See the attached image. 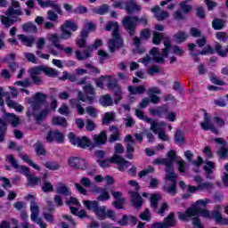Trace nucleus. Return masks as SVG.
<instances>
[{"label":"nucleus","mask_w":228,"mask_h":228,"mask_svg":"<svg viewBox=\"0 0 228 228\" xmlns=\"http://www.w3.org/2000/svg\"><path fill=\"white\" fill-rule=\"evenodd\" d=\"M125 10L126 13L131 15L132 13H134V12H140L142 7L138 4V3L134 2V0H126L125 4Z\"/></svg>","instance_id":"19"},{"label":"nucleus","mask_w":228,"mask_h":228,"mask_svg":"<svg viewBox=\"0 0 228 228\" xmlns=\"http://www.w3.org/2000/svg\"><path fill=\"white\" fill-rule=\"evenodd\" d=\"M138 24L145 28L149 24V20L145 16H142L141 18L138 16H126L123 20V26L129 37H134L136 35V26Z\"/></svg>","instance_id":"6"},{"label":"nucleus","mask_w":228,"mask_h":228,"mask_svg":"<svg viewBox=\"0 0 228 228\" xmlns=\"http://www.w3.org/2000/svg\"><path fill=\"white\" fill-rule=\"evenodd\" d=\"M0 20L5 28H12V26H13L15 22H17L18 20H20V18H19L18 20H15V19H12V16L1 15Z\"/></svg>","instance_id":"23"},{"label":"nucleus","mask_w":228,"mask_h":228,"mask_svg":"<svg viewBox=\"0 0 228 228\" xmlns=\"http://www.w3.org/2000/svg\"><path fill=\"white\" fill-rule=\"evenodd\" d=\"M132 143L126 144V158L127 159H133V154H134V147Z\"/></svg>","instance_id":"56"},{"label":"nucleus","mask_w":228,"mask_h":228,"mask_svg":"<svg viewBox=\"0 0 228 228\" xmlns=\"http://www.w3.org/2000/svg\"><path fill=\"white\" fill-rule=\"evenodd\" d=\"M33 148L35 149L37 156H45V154H47L45 147H44V144L40 141H37L36 143H34Z\"/></svg>","instance_id":"29"},{"label":"nucleus","mask_w":228,"mask_h":228,"mask_svg":"<svg viewBox=\"0 0 228 228\" xmlns=\"http://www.w3.org/2000/svg\"><path fill=\"white\" fill-rule=\"evenodd\" d=\"M23 31H38V28H37V25H34L33 23H25L22 26Z\"/></svg>","instance_id":"60"},{"label":"nucleus","mask_w":228,"mask_h":228,"mask_svg":"<svg viewBox=\"0 0 228 228\" xmlns=\"http://www.w3.org/2000/svg\"><path fill=\"white\" fill-rule=\"evenodd\" d=\"M68 165L71 168H75V170H86V168H88V165L86 164V160H85V159L75 156L69 158Z\"/></svg>","instance_id":"14"},{"label":"nucleus","mask_w":228,"mask_h":228,"mask_svg":"<svg viewBox=\"0 0 228 228\" xmlns=\"http://www.w3.org/2000/svg\"><path fill=\"white\" fill-rule=\"evenodd\" d=\"M150 56H152V60L155 63H165V59L161 56L158 47H153L150 50Z\"/></svg>","instance_id":"21"},{"label":"nucleus","mask_w":228,"mask_h":228,"mask_svg":"<svg viewBox=\"0 0 228 228\" xmlns=\"http://www.w3.org/2000/svg\"><path fill=\"white\" fill-rule=\"evenodd\" d=\"M47 19H48V20H51L52 22H57L58 21V13H55V12L53 10H49L47 12Z\"/></svg>","instance_id":"61"},{"label":"nucleus","mask_w":228,"mask_h":228,"mask_svg":"<svg viewBox=\"0 0 228 228\" xmlns=\"http://www.w3.org/2000/svg\"><path fill=\"white\" fill-rule=\"evenodd\" d=\"M139 218L145 222H149L151 220V210L145 208L144 211L139 215Z\"/></svg>","instance_id":"57"},{"label":"nucleus","mask_w":228,"mask_h":228,"mask_svg":"<svg viewBox=\"0 0 228 228\" xmlns=\"http://www.w3.org/2000/svg\"><path fill=\"white\" fill-rule=\"evenodd\" d=\"M42 191L44 193H51L54 191V187L51 182H44V185L42 186Z\"/></svg>","instance_id":"52"},{"label":"nucleus","mask_w":228,"mask_h":228,"mask_svg":"<svg viewBox=\"0 0 228 228\" xmlns=\"http://www.w3.org/2000/svg\"><path fill=\"white\" fill-rule=\"evenodd\" d=\"M84 92L87 95H95V88L90 84L84 86Z\"/></svg>","instance_id":"63"},{"label":"nucleus","mask_w":228,"mask_h":228,"mask_svg":"<svg viewBox=\"0 0 228 228\" xmlns=\"http://www.w3.org/2000/svg\"><path fill=\"white\" fill-rule=\"evenodd\" d=\"M14 85L17 86H22L23 88H28V86H31V80L29 78H25L23 81H16Z\"/></svg>","instance_id":"59"},{"label":"nucleus","mask_w":228,"mask_h":228,"mask_svg":"<svg viewBox=\"0 0 228 228\" xmlns=\"http://www.w3.org/2000/svg\"><path fill=\"white\" fill-rule=\"evenodd\" d=\"M68 139L69 143L78 149H88V151H94L95 147H101V145H106L108 142V134L106 130H102L99 134L94 136V142L86 136H77L74 132L68 134Z\"/></svg>","instance_id":"1"},{"label":"nucleus","mask_w":228,"mask_h":228,"mask_svg":"<svg viewBox=\"0 0 228 228\" xmlns=\"http://www.w3.org/2000/svg\"><path fill=\"white\" fill-rule=\"evenodd\" d=\"M0 143H2V142H4V136L6 134V131H8V125L6 124V122H4L1 118H0Z\"/></svg>","instance_id":"40"},{"label":"nucleus","mask_w":228,"mask_h":228,"mask_svg":"<svg viewBox=\"0 0 228 228\" xmlns=\"http://www.w3.org/2000/svg\"><path fill=\"white\" fill-rule=\"evenodd\" d=\"M217 156H219L221 159H227L228 149L225 148V146H221V149L217 151Z\"/></svg>","instance_id":"54"},{"label":"nucleus","mask_w":228,"mask_h":228,"mask_svg":"<svg viewBox=\"0 0 228 228\" xmlns=\"http://www.w3.org/2000/svg\"><path fill=\"white\" fill-rule=\"evenodd\" d=\"M115 120V113L113 112H105L103 115V118L102 120V124L103 126H108L109 124H111Z\"/></svg>","instance_id":"38"},{"label":"nucleus","mask_w":228,"mask_h":228,"mask_svg":"<svg viewBox=\"0 0 228 228\" xmlns=\"http://www.w3.org/2000/svg\"><path fill=\"white\" fill-rule=\"evenodd\" d=\"M19 40L21 41L23 45H26L27 47H32L33 44H35V37H28L23 34L18 35Z\"/></svg>","instance_id":"33"},{"label":"nucleus","mask_w":228,"mask_h":228,"mask_svg":"<svg viewBox=\"0 0 228 228\" xmlns=\"http://www.w3.org/2000/svg\"><path fill=\"white\" fill-rule=\"evenodd\" d=\"M174 38L176 40L177 44H183L188 40V34L185 31H178L174 35Z\"/></svg>","instance_id":"39"},{"label":"nucleus","mask_w":228,"mask_h":228,"mask_svg":"<svg viewBox=\"0 0 228 228\" xmlns=\"http://www.w3.org/2000/svg\"><path fill=\"white\" fill-rule=\"evenodd\" d=\"M154 167L149 166L148 168L142 169L141 172H139V178L142 179V177H145V175H149V174H154Z\"/></svg>","instance_id":"50"},{"label":"nucleus","mask_w":228,"mask_h":228,"mask_svg":"<svg viewBox=\"0 0 228 228\" xmlns=\"http://www.w3.org/2000/svg\"><path fill=\"white\" fill-rule=\"evenodd\" d=\"M45 141L47 143H53L54 141L56 143H65V135L60 130H49L46 134Z\"/></svg>","instance_id":"13"},{"label":"nucleus","mask_w":228,"mask_h":228,"mask_svg":"<svg viewBox=\"0 0 228 228\" xmlns=\"http://www.w3.org/2000/svg\"><path fill=\"white\" fill-rule=\"evenodd\" d=\"M168 114V105H163L158 109H151L150 115L153 117H159V118H163L164 115Z\"/></svg>","instance_id":"20"},{"label":"nucleus","mask_w":228,"mask_h":228,"mask_svg":"<svg viewBox=\"0 0 228 228\" xmlns=\"http://www.w3.org/2000/svg\"><path fill=\"white\" fill-rule=\"evenodd\" d=\"M44 167L47 168V170L56 171L60 170V164L56 161H46L44 164Z\"/></svg>","instance_id":"43"},{"label":"nucleus","mask_w":228,"mask_h":228,"mask_svg":"<svg viewBox=\"0 0 228 228\" xmlns=\"http://www.w3.org/2000/svg\"><path fill=\"white\" fill-rule=\"evenodd\" d=\"M45 101H47V94L42 92L36 93L32 98L28 99V104H30L32 110L31 109L27 110V117H28V118L34 117L37 122H44L47 115H49V109H45L40 111L42 106L45 104ZM37 111L40 112L37 114Z\"/></svg>","instance_id":"2"},{"label":"nucleus","mask_w":228,"mask_h":228,"mask_svg":"<svg viewBox=\"0 0 228 228\" xmlns=\"http://www.w3.org/2000/svg\"><path fill=\"white\" fill-rule=\"evenodd\" d=\"M145 86H128V92L130 95H142L145 94Z\"/></svg>","instance_id":"24"},{"label":"nucleus","mask_w":228,"mask_h":228,"mask_svg":"<svg viewBox=\"0 0 228 228\" xmlns=\"http://www.w3.org/2000/svg\"><path fill=\"white\" fill-rule=\"evenodd\" d=\"M112 6L114 8H118V10H124V8H126V2L124 0H116L112 4Z\"/></svg>","instance_id":"64"},{"label":"nucleus","mask_w":228,"mask_h":228,"mask_svg":"<svg viewBox=\"0 0 228 228\" xmlns=\"http://www.w3.org/2000/svg\"><path fill=\"white\" fill-rule=\"evenodd\" d=\"M5 117H7L8 121L12 124V127H17V126L20 125V118L14 113H7L5 114Z\"/></svg>","instance_id":"35"},{"label":"nucleus","mask_w":228,"mask_h":228,"mask_svg":"<svg viewBox=\"0 0 228 228\" xmlns=\"http://www.w3.org/2000/svg\"><path fill=\"white\" fill-rule=\"evenodd\" d=\"M92 12L95 15H106L108 12H110V5L103 4L100 6L94 7L92 9Z\"/></svg>","instance_id":"28"},{"label":"nucleus","mask_w":228,"mask_h":228,"mask_svg":"<svg viewBox=\"0 0 228 228\" xmlns=\"http://www.w3.org/2000/svg\"><path fill=\"white\" fill-rule=\"evenodd\" d=\"M100 104L104 108H108V106H113V98L110 94L102 95L100 97Z\"/></svg>","instance_id":"34"},{"label":"nucleus","mask_w":228,"mask_h":228,"mask_svg":"<svg viewBox=\"0 0 228 228\" xmlns=\"http://www.w3.org/2000/svg\"><path fill=\"white\" fill-rule=\"evenodd\" d=\"M49 7L53 8V10H54L53 12L58 15H63V11L61 10V7L56 4V1L51 0Z\"/></svg>","instance_id":"47"},{"label":"nucleus","mask_w":228,"mask_h":228,"mask_svg":"<svg viewBox=\"0 0 228 228\" xmlns=\"http://www.w3.org/2000/svg\"><path fill=\"white\" fill-rule=\"evenodd\" d=\"M96 163H98L101 168H110V163L114 165H118V169L119 172H124L125 168H127L128 165L131 163L126 160L122 156L114 154L110 159H97Z\"/></svg>","instance_id":"7"},{"label":"nucleus","mask_w":228,"mask_h":228,"mask_svg":"<svg viewBox=\"0 0 228 228\" xmlns=\"http://www.w3.org/2000/svg\"><path fill=\"white\" fill-rule=\"evenodd\" d=\"M167 161H169L170 167L169 170H171V174H175V171L174 170V161L177 159V155L175 154V151L171 150L167 152Z\"/></svg>","instance_id":"30"},{"label":"nucleus","mask_w":228,"mask_h":228,"mask_svg":"<svg viewBox=\"0 0 228 228\" xmlns=\"http://www.w3.org/2000/svg\"><path fill=\"white\" fill-rule=\"evenodd\" d=\"M174 140L175 145H183L186 142V138L184 137V133H183V130L177 129L175 131Z\"/></svg>","instance_id":"26"},{"label":"nucleus","mask_w":228,"mask_h":228,"mask_svg":"<svg viewBox=\"0 0 228 228\" xmlns=\"http://www.w3.org/2000/svg\"><path fill=\"white\" fill-rule=\"evenodd\" d=\"M73 13L75 15H83L85 13H88V8H86L85 5H78L73 9Z\"/></svg>","instance_id":"49"},{"label":"nucleus","mask_w":228,"mask_h":228,"mask_svg":"<svg viewBox=\"0 0 228 228\" xmlns=\"http://www.w3.org/2000/svg\"><path fill=\"white\" fill-rule=\"evenodd\" d=\"M107 87L109 90H111L113 92V97H114V103L118 104L120 102L124 93H122V86L118 85V82L117 79H109L107 83Z\"/></svg>","instance_id":"12"},{"label":"nucleus","mask_w":228,"mask_h":228,"mask_svg":"<svg viewBox=\"0 0 228 228\" xmlns=\"http://www.w3.org/2000/svg\"><path fill=\"white\" fill-rule=\"evenodd\" d=\"M56 193L59 195H64V197H69V195H72L70 189L65 183H60V185L57 186Z\"/></svg>","instance_id":"27"},{"label":"nucleus","mask_w":228,"mask_h":228,"mask_svg":"<svg viewBox=\"0 0 228 228\" xmlns=\"http://www.w3.org/2000/svg\"><path fill=\"white\" fill-rule=\"evenodd\" d=\"M30 77L37 86H39V85H42V78L38 76L44 72L46 76H56V69L53 68H47L45 66H37L32 68L30 70Z\"/></svg>","instance_id":"9"},{"label":"nucleus","mask_w":228,"mask_h":228,"mask_svg":"<svg viewBox=\"0 0 228 228\" xmlns=\"http://www.w3.org/2000/svg\"><path fill=\"white\" fill-rule=\"evenodd\" d=\"M198 188L200 191H203V190L210 191V190H213V188H215V185L213 184V183H201L198 184Z\"/></svg>","instance_id":"48"},{"label":"nucleus","mask_w":228,"mask_h":228,"mask_svg":"<svg viewBox=\"0 0 228 228\" xmlns=\"http://www.w3.org/2000/svg\"><path fill=\"white\" fill-rule=\"evenodd\" d=\"M153 165H165L166 167V181H170L168 187H163L164 191L171 195V197H175L177 195V174L172 173L170 170V162L167 159H155L153 160Z\"/></svg>","instance_id":"4"},{"label":"nucleus","mask_w":228,"mask_h":228,"mask_svg":"<svg viewBox=\"0 0 228 228\" xmlns=\"http://www.w3.org/2000/svg\"><path fill=\"white\" fill-rule=\"evenodd\" d=\"M77 28V24L70 20H67L61 27V34L60 36L58 35V37L63 38V40H69V38H72V32L70 31H76Z\"/></svg>","instance_id":"11"},{"label":"nucleus","mask_w":228,"mask_h":228,"mask_svg":"<svg viewBox=\"0 0 228 228\" xmlns=\"http://www.w3.org/2000/svg\"><path fill=\"white\" fill-rule=\"evenodd\" d=\"M106 31H111L112 38L109 40L110 53H115L117 49L124 47V39L120 36V25L117 21H109L105 26Z\"/></svg>","instance_id":"5"},{"label":"nucleus","mask_w":228,"mask_h":228,"mask_svg":"<svg viewBox=\"0 0 228 228\" xmlns=\"http://www.w3.org/2000/svg\"><path fill=\"white\" fill-rule=\"evenodd\" d=\"M199 216L210 218L211 213H209V210L200 208L197 205H191V207H189L184 213L178 212V218L179 220H182V222H190V220L192 218V225H194L195 228H204Z\"/></svg>","instance_id":"3"},{"label":"nucleus","mask_w":228,"mask_h":228,"mask_svg":"<svg viewBox=\"0 0 228 228\" xmlns=\"http://www.w3.org/2000/svg\"><path fill=\"white\" fill-rule=\"evenodd\" d=\"M95 127H97V126L95 125V122H94V120H92V119L86 120V131H88L89 133H92V131L95 130Z\"/></svg>","instance_id":"58"},{"label":"nucleus","mask_w":228,"mask_h":228,"mask_svg":"<svg viewBox=\"0 0 228 228\" xmlns=\"http://www.w3.org/2000/svg\"><path fill=\"white\" fill-rule=\"evenodd\" d=\"M53 126H60L61 127H67L69 126V123L67 122V118L61 116H55L52 119Z\"/></svg>","instance_id":"32"},{"label":"nucleus","mask_w":228,"mask_h":228,"mask_svg":"<svg viewBox=\"0 0 228 228\" xmlns=\"http://www.w3.org/2000/svg\"><path fill=\"white\" fill-rule=\"evenodd\" d=\"M212 28L216 31H220L225 28V21L220 18H215L212 21Z\"/></svg>","instance_id":"37"},{"label":"nucleus","mask_w":228,"mask_h":228,"mask_svg":"<svg viewBox=\"0 0 228 228\" xmlns=\"http://www.w3.org/2000/svg\"><path fill=\"white\" fill-rule=\"evenodd\" d=\"M200 126L203 131H211L214 134H220V131H218V128L213 123L201 122Z\"/></svg>","instance_id":"31"},{"label":"nucleus","mask_w":228,"mask_h":228,"mask_svg":"<svg viewBox=\"0 0 228 228\" xmlns=\"http://www.w3.org/2000/svg\"><path fill=\"white\" fill-rule=\"evenodd\" d=\"M5 15H7V17H12V19L19 20L17 17H20V15H22V11H20V9L9 7L5 12Z\"/></svg>","instance_id":"36"},{"label":"nucleus","mask_w":228,"mask_h":228,"mask_svg":"<svg viewBox=\"0 0 228 228\" xmlns=\"http://www.w3.org/2000/svg\"><path fill=\"white\" fill-rule=\"evenodd\" d=\"M140 38L142 40H149L151 38V28H146L140 31Z\"/></svg>","instance_id":"53"},{"label":"nucleus","mask_w":228,"mask_h":228,"mask_svg":"<svg viewBox=\"0 0 228 228\" xmlns=\"http://www.w3.org/2000/svg\"><path fill=\"white\" fill-rule=\"evenodd\" d=\"M83 204L86 208V209H88V211H92L94 213L96 218L98 220H106V206H101V203L99 200H84Z\"/></svg>","instance_id":"8"},{"label":"nucleus","mask_w":228,"mask_h":228,"mask_svg":"<svg viewBox=\"0 0 228 228\" xmlns=\"http://www.w3.org/2000/svg\"><path fill=\"white\" fill-rule=\"evenodd\" d=\"M218 54L221 58H227L228 54V45L225 46L224 50H222V45L219 43L215 45V48L211 47V45L199 52V54L201 56H206V54Z\"/></svg>","instance_id":"10"},{"label":"nucleus","mask_w":228,"mask_h":228,"mask_svg":"<svg viewBox=\"0 0 228 228\" xmlns=\"http://www.w3.org/2000/svg\"><path fill=\"white\" fill-rule=\"evenodd\" d=\"M115 130V132L110 135L109 137V142L110 143H113L114 142H118V140H120V131L118 130V128H117V126H113Z\"/></svg>","instance_id":"45"},{"label":"nucleus","mask_w":228,"mask_h":228,"mask_svg":"<svg viewBox=\"0 0 228 228\" xmlns=\"http://www.w3.org/2000/svg\"><path fill=\"white\" fill-rule=\"evenodd\" d=\"M98 200L101 202L104 200H110V192H108L107 189H102L101 194L98 196Z\"/></svg>","instance_id":"55"},{"label":"nucleus","mask_w":228,"mask_h":228,"mask_svg":"<svg viewBox=\"0 0 228 228\" xmlns=\"http://www.w3.org/2000/svg\"><path fill=\"white\" fill-rule=\"evenodd\" d=\"M186 3V1H183L180 3V8L183 13H190V12L193 10V6H191V4H187Z\"/></svg>","instance_id":"51"},{"label":"nucleus","mask_w":228,"mask_h":228,"mask_svg":"<svg viewBox=\"0 0 228 228\" xmlns=\"http://www.w3.org/2000/svg\"><path fill=\"white\" fill-rule=\"evenodd\" d=\"M110 193L116 200L112 202V206L117 209H124V204H126V198L122 197L121 191H110Z\"/></svg>","instance_id":"18"},{"label":"nucleus","mask_w":228,"mask_h":228,"mask_svg":"<svg viewBox=\"0 0 228 228\" xmlns=\"http://www.w3.org/2000/svg\"><path fill=\"white\" fill-rule=\"evenodd\" d=\"M21 159H23V161L25 163L29 165V167H32V168L40 172L41 168L39 167L38 165H37L35 162H33V160H31V159H29V155H26V154L22 155Z\"/></svg>","instance_id":"42"},{"label":"nucleus","mask_w":228,"mask_h":228,"mask_svg":"<svg viewBox=\"0 0 228 228\" xmlns=\"http://www.w3.org/2000/svg\"><path fill=\"white\" fill-rule=\"evenodd\" d=\"M164 38L165 34L158 31H153L152 44H154V45H159V44H161V40H163Z\"/></svg>","instance_id":"41"},{"label":"nucleus","mask_w":228,"mask_h":228,"mask_svg":"<svg viewBox=\"0 0 228 228\" xmlns=\"http://www.w3.org/2000/svg\"><path fill=\"white\" fill-rule=\"evenodd\" d=\"M214 124L217 125L218 127H225V120L218 116L213 118Z\"/></svg>","instance_id":"62"},{"label":"nucleus","mask_w":228,"mask_h":228,"mask_svg":"<svg viewBox=\"0 0 228 228\" xmlns=\"http://www.w3.org/2000/svg\"><path fill=\"white\" fill-rule=\"evenodd\" d=\"M7 159H8V162L12 165V167H14L16 170H19V168H20L21 174H23V175H26L27 178L31 175L29 167L26 166H20L19 162H17L13 155H8Z\"/></svg>","instance_id":"17"},{"label":"nucleus","mask_w":228,"mask_h":228,"mask_svg":"<svg viewBox=\"0 0 228 228\" xmlns=\"http://www.w3.org/2000/svg\"><path fill=\"white\" fill-rule=\"evenodd\" d=\"M50 40L56 49H59V51H64L65 54L68 56H71L72 53H74V49L72 47H63V45H60V42H61L63 38L59 37L58 34H53L50 37Z\"/></svg>","instance_id":"15"},{"label":"nucleus","mask_w":228,"mask_h":228,"mask_svg":"<svg viewBox=\"0 0 228 228\" xmlns=\"http://www.w3.org/2000/svg\"><path fill=\"white\" fill-rule=\"evenodd\" d=\"M28 185V186H37V184H39V183H42L40 180V177L35 176L33 175H30L28 177H27Z\"/></svg>","instance_id":"44"},{"label":"nucleus","mask_w":228,"mask_h":228,"mask_svg":"<svg viewBox=\"0 0 228 228\" xmlns=\"http://www.w3.org/2000/svg\"><path fill=\"white\" fill-rule=\"evenodd\" d=\"M216 38L219 40V42H223V44H227L228 42V34L227 32H216Z\"/></svg>","instance_id":"46"},{"label":"nucleus","mask_w":228,"mask_h":228,"mask_svg":"<svg viewBox=\"0 0 228 228\" xmlns=\"http://www.w3.org/2000/svg\"><path fill=\"white\" fill-rule=\"evenodd\" d=\"M164 225H166V228L175 227V225H177V220H175V214L174 212L169 213V215L164 218Z\"/></svg>","instance_id":"22"},{"label":"nucleus","mask_w":228,"mask_h":228,"mask_svg":"<svg viewBox=\"0 0 228 228\" xmlns=\"http://www.w3.org/2000/svg\"><path fill=\"white\" fill-rule=\"evenodd\" d=\"M128 195H130L132 206H134L135 209H140V208L143 206V198H142L138 191H129Z\"/></svg>","instance_id":"16"},{"label":"nucleus","mask_w":228,"mask_h":228,"mask_svg":"<svg viewBox=\"0 0 228 228\" xmlns=\"http://www.w3.org/2000/svg\"><path fill=\"white\" fill-rule=\"evenodd\" d=\"M161 199H163V197L159 193L151 194L150 198V204L151 209H153L154 211L158 209V206H159V200H161Z\"/></svg>","instance_id":"25"}]
</instances>
